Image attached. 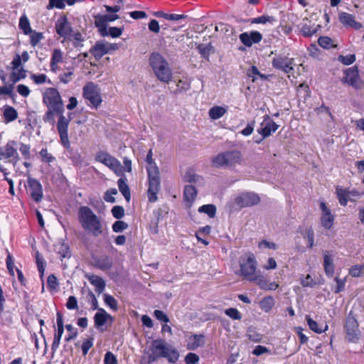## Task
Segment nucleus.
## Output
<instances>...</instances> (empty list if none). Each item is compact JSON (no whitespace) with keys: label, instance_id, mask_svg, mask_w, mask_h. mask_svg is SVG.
I'll use <instances>...</instances> for the list:
<instances>
[{"label":"nucleus","instance_id":"bf43d9fd","mask_svg":"<svg viewBox=\"0 0 364 364\" xmlns=\"http://www.w3.org/2000/svg\"><path fill=\"white\" fill-rule=\"evenodd\" d=\"M363 268H364L363 265H360V264L354 265L349 269V274L353 277H360L361 275Z\"/></svg>","mask_w":364,"mask_h":364},{"label":"nucleus","instance_id":"f3484780","mask_svg":"<svg viewBox=\"0 0 364 364\" xmlns=\"http://www.w3.org/2000/svg\"><path fill=\"white\" fill-rule=\"evenodd\" d=\"M321 210V223L326 229H331L333 225L335 217L331 213V210L327 207L324 202L320 203Z\"/></svg>","mask_w":364,"mask_h":364},{"label":"nucleus","instance_id":"c03bdc74","mask_svg":"<svg viewBox=\"0 0 364 364\" xmlns=\"http://www.w3.org/2000/svg\"><path fill=\"white\" fill-rule=\"evenodd\" d=\"M318 43L321 47L325 49H329L334 46L332 39L328 36L319 37Z\"/></svg>","mask_w":364,"mask_h":364},{"label":"nucleus","instance_id":"774afa93","mask_svg":"<svg viewBox=\"0 0 364 364\" xmlns=\"http://www.w3.org/2000/svg\"><path fill=\"white\" fill-rule=\"evenodd\" d=\"M105 364H117L116 356L111 352H107L105 355Z\"/></svg>","mask_w":364,"mask_h":364},{"label":"nucleus","instance_id":"c9c22d12","mask_svg":"<svg viewBox=\"0 0 364 364\" xmlns=\"http://www.w3.org/2000/svg\"><path fill=\"white\" fill-rule=\"evenodd\" d=\"M306 320L310 329L317 333H321L328 330V326L327 324H325L323 328H320L317 322L314 321L309 316H306Z\"/></svg>","mask_w":364,"mask_h":364},{"label":"nucleus","instance_id":"052dcab7","mask_svg":"<svg viewBox=\"0 0 364 364\" xmlns=\"http://www.w3.org/2000/svg\"><path fill=\"white\" fill-rule=\"evenodd\" d=\"M93 338H90L89 339H87L83 341L82 344V350L83 355H86L89 351V350L93 346Z\"/></svg>","mask_w":364,"mask_h":364},{"label":"nucleus","instance_id":"f257e3e1","mask_svg":"<svg viewBox=\"0 0 364 364\" xmlns=\"http://www.w3.org/2000/svg\"><path fill=\"white\" fill-rule=\"evenodd\" d=\"M43 102L48 109H53L58 114V119L56 128L60 136L61 144L66 149L70 148V142L68 137V126L71 119L70 114L68 117L63 115L64 105L62 101L60 92H44Z\"/></svg>","mask_w":364,"mask_h":364},{"label":"nucleus","instance_id":"b1692460","mask_svg":"<svg viewBox=\"0 0 364 364\" xmlns=\"http://www.w3.org/2000/svg\"><path fill=\"white\" fill-rule=\"evenodd\" d=\"M63 62V53L60 49H54L52 53V57L50 59V70L56 73L59 70L58 64Z\"/></svg>","mask_w":364,"mask_h":364},{"label":"nucleus","instance_id":"a878e982","mask_svg":"<svg viewBox=\"0 0 364 364\" xmlns=\"http://www.w3.org/2000/svg\"><path fill=\"white\" fill-rule=\"evenodd\" d=\"M105 15L97 14L94 16L95 19V25L97 28H98L101 34L105 36L107 34V19Z\"/></svg>","mask_w":364,"mask_h":364},{"label":"nucleus","instance_id":"c756f323","mask_svg":"<svg viewBox=\"0 0 364 364\" xmlns=\"http://www.w3.org/2000/svg\"><path fill=\"white\" fill-rule=\"evenodd\" d=\"M3 117L4 122L6 123H9L14 121L17 118L18 113L14 107L11 106H5L4 107Z\"/></svg>","mask_w":364,"mask_h":364},{"label":"nucleus","instance_id":"4d7b16f0","mask_svg":"<svg viewBox=\"0 0 364 364\" xmlns=\"http://www.w3.org/2000/svg\"><path fill=\"white\" fill-rule=\"evenodd\" d=\"M111 211L113 217L116 219H121L124 215V210L119 205L114 206Z\"/></svg>","mask_w":364,"mask_h":364},{"label":"nucleus","instance_id":"473e14b6","mask_svg":"<svg viewBox=\"0 0 364 364\" xmlns=\"http://www.w3.org/2000/svg\"><path fill=\"white\" fill-rule=\"evenodd\" d=\"M274 304L275 301L274 298L271 296H265L259 302V306L264 312L270 311L272 309Z\"/></svg>","mask_w":364,"mask_h":364},{"label":"nucleus","instance_id":"5701e85b","mask_svg":"<svg viewBox=\"0 0 364 364\" xmlns=\"http://www.w3.org/2000/svg\"><path fill=\"white\" fill-rule=\"evenodd\" d=\"M108 319L112 321V316L107 313L104 309H98L94 316L95 326L97 328L101 327L105 324Z\"/></svg>","mask_w":364,"mask_h":364},{"label":"nucleus","instance_id":"c85d7f7f","mask_svg":"<svg viewBox=\"0 0 364 364\" xmlns=\"http://www.w3.org/2000/svg\"><path fill=\"white\" fill-rule=\"evenodd\" d=\"M83 95L93 107L97 108L102 102V97L99 92H83Z\"/></svg>","mask_w":364,"mask_h":364},{"label":"nucleus","instance_id":"338daca9","mask_svg":"<svg viewBox=\"0 0 364 364\" xmlns=\"http://www.w3.org/2000/svg\"><path fill=\"white\" fill-rule=\"evenodd\" d=\"M198 360V355L193 353H188L185 357V362L186 364H196Z\"/></svg>","mask_w":364,"mask_h":364},{"label":"nucleus","instance_id":"09e8293b","mask_svg":"<svg viewBox=\"0 0 364 364\" xmlns=\"http://www.w3.org/2000/svg\"><path fill=\"white\" fill-rule=\"evenodd\" d=\"M36 262L38 267V270L41 274V277H43L45 271V261L43 257L38 252L36 255Z\"/></svg>","mask_w":364,"mask_h":364},{"label":"nucleus","instance_id":"72a5a7b5","mask_svg":"<svg viewBox=\"0 0 364 364\" xmlns=\"http://www.w3.org/2000/svg\"><path fill=\"white\" fill-rule=\"evenodd\" d=\"M19 28L21 29L25 35L32 33L30 21L26 14H23L19 19Z\"/></svg>","mask_w":364,"mask_h":364},{"label":"nucleus","instance_id":"2eb2a0df","mask_svg":"<svg viewBox=\"0 0 364 364\" xmlns=\"http://www.w3.org/2000/svg\"><path fill=\"white\" fill-rule=\"evenodd\" d=\"M55 31L60 37L65 38L70 36L73 28L65 15L60 16L55 24Z\"/></svg>","mask_w":364,"mask_h":364},{"label":"nucleus","instance_id":"9d476101","mask_svg":"<svg viewBox=\"0 0 364 364\" xmlns=\"http://www.w3.org/2000/svg\"><path fill=\"white\" fill-rule=\"evenodd\" d=\"M17 142L14 140L9 141L5 146L0 149V156L9 159L14 166H16L19 161V155L18 153Z\"/></svg>","mask_w":364,"mask_h":364},{"label":"nucleus","instance_id":"a18cd8bd","mask_svg":"<svg viewBox=\"0 0 364 364\" xmlns=\"http://www.w3.org/2000/svg\"><path fill=\"white\" fill-rule=\"evenodd\" d=\"M104 301L112 310H114V311L117 310V309H118L117 301L114 299V296L107 294H104Z\"/></svg>","mask_w":364,"mask_h":364},{"label":"nucleus","instance_id":"37998d69","mask_svg":"<svg viewBox=\"0 0 364 364\" xmlns=\"http://www.w3.org/2000/svg\"><path fill=\"white\" fill-rule=\"evenodd\" d=\"M250 282L256 283L260 289L264 290H266L268 282V281L262 274L259 273H257L253 277V279H251Z\"/></svg>","mask_w":364,"mask_h":364},{"label":"nucleus","instance_id":"0eeeda50","mask_svg":"<svg viewBox=\"0 0 364 364\" xmlns=\"http://www.w3.org/2000/svg\"><path fill=\"white\" fill-rule=\"evenodd\" d=\"M257 262L252 253H247L240 258V270L237 274L248 281L253 279L257 273Z\"/></svg>","mask_w":364,"mask_h":364},{"label":"nucleus","instance_id":"69168bd1","mask_svg":"<svg viewBox=\"0 0 364 364\" xmlns=\"http://www.w3.org/2000/svg\"><path fill=\"white\" fill-rule=\"evenodd\" d=\"M58 253L60 257L65 258L70 256L69 247L65 244H60L58 247Z\"/></svg>","mask_w":364,"mask_h":364},{"label":"nucleus","instance_id":"393cba45","mask_svg":"<svg viewBox=\"0 0 364 364\" xmlns=\"http://www.w3.org/2000/svg\"><path fill=\"white\" fill-rule=\"evenodd\" d=\"M87 278L91 284L95 286V291L98 294L102 293L105 288V282L100 277L95 274H90L87 275Z\"/></svg>","mask_w":364,"mask_h":364},{"label":"nucleus","instance_id":"6e6552de","mask_svg":"<svg viewBox=\"0 0 364 364\" xmlns=\"http://www.w3.org/2000/svg\"><path fill=\"white\" fill-rule=\"evenodd\" d=\"M272 65L285 74L292 73L294 71V58L289 57V54H275L272 59Z\"/></svg>","mask_w":364,"mask_h":364},{"label":"nucleus","instance_id":"dca6fc26","mask_svg":"<svg viewBox=\"0 0 364 364\" xmlns=\"http://www.w3.org/2000/svg\"><path fill=\"white\" fill-rule=\"evenodd\" d=\"M239 38L244 46L251 47L253 44L259 43L262 41V35L259 31H252L240 33Z\"/></svg>","mask_w":364,"mask_h":364},{"label":"nucleus","instance_id":"a19ab883","mask_svg":"<svg viewBox=\"0 0 364 364\" xmlns=\"http://www.w3.org/2000/svg\"><path fill=\"white\" fill-rule=\"evenodd\" d=\"M184 181L189 183H200L203 181V178L196 174L192 170H188L186 172L184 175Z\"/></svg>","mask_w":364,"mask_h":364},{"label":"nucleus","instance_id":"ddd939ff","mask_svg":"<svg viewBox=\"0 0 364 364\" xmlns=\"http://www.w3.org/2000/svg\"><path fill=\"white\" fill-rule=\"evenodd\" d=\"M347 338L350 342H356L359 339V328L357 320L350 314L347 317L345 326Z\"/></svg>","mask_w":364,"mask_h":364},{"label":"nucleus","instance_id":"8fccbe9b","mask_svg":"<svg viewBox=\"0 0 364 364\" xmlns=\"http://www.w3.org/2000/svg\"><path fill=\"white\" fill-rule=\"evenodd\" d=\"M225 314L234 320H240L242 318L240 312L235 308H229L225 309Z\"/></svg>","mask_w":364,"mask_h":364},{"label":"nucleus","instance_id":"1a4fd4ad","mask_svg":"<svg viewBox=\"0 0 364 364\" xmlns=\"http://www.w3.org/2000/svg\"><path fill=\"white\" fill-rule=\"evenodd\" d=\"M95 159L96 161L102 163L107 166L114 173H118L121 171V164L116 158L105 151H99L96 153Z\"/></svg>","mask_w":364,"mask_h":364},{"label":"nucleus","instance_id":"13d9d810","mask_svg":"<svg viewBox=\"0 0 364 364\" xmlns=\"http://www.w3.org/2000/svg\"><path fill=\"white\" fill-rule=\"evenodd\" d=\"M41 159L44 162L50 163L55 161V157H53L48 152L46 149H42L39 153Z\"/></svg>","mask_w":364,"mask_h":364},{"label":"nucleus","instance_id":"4468645a","mask_svg":"<svg viewBox=\"0 0 364 364\" xmlns=\"http://www.w3.org/2000/svg\"><path fill=\"white\" fill-rule=\"evenodd\" d=\"M28 191L31 198L36 203L41 201L43 193L41 183L36 178H28Z\"/></svg>","mask_w":364,"mask_h":364},{"label":"nucleus","instance_id":"49530a36","mask_svg":"<svg viewBox=\"0 0 364 364\" xmlns=\"http://www.w3.org/2000/svg\"><path fill=\"white\" fill-rule=\"evenodd\" d=\"M338 60L345 65H350L355 61V55L354 54L347 55H340L338 57Z\"/></svg>","mask_w":364,"mask_h":364},{"label":"nucleus","instance_id":"3c124183","mask_svg":"<svg viewBox=\"0 0 364 364\" xmlns=\"http://www.w3.org/2000/svg\"><path fill=\"white\" fill-rule=\"evenodd\" d=\"M65 328L68 331L70 332V334L65 338V341L69 342L77 337V331L73 325L67 324L65 326Z\"/></svg>","mask_w":364,"mask_h":364},{"label":"nucleus","instance_id":"9b49d317","mask_svg":"<svg viewBox=\"0 0 364 364\" xmlns=\"http://www.w3.org/2000/svg\"><path fill=\"white\" fill-rule=\"evenodd\" d=\"M117 48L116 44H110L102 41H97L95 44L90 49V53L94 56V58L99 60L102 58L103 55L108 53L111 50H115Z\"/></svg>","mask_w":364,"mask_h":364},{"label":"nucleus","instance_id":"5fc2aeb1","mask_svg":"<svg viewBox=\"0 0 364 364\" xmlns=\"http://www.w3.org/2000/svg\"><path fill=\"white\" fill-rule=\"evenodd\" d=\"M128 228L127 223L122 220H117L112 225V230L114 232H121Z\"/></svg>","mask_w":364,"mask_h":364},{"label":"nucleus","instance_id":"423d86ee","mask_svg":"<svg viewBox=\"0 0 364 364\" xmlns=\"http://www.w3.org/2000/svg\"><path fill=\"white\" fill-rule=\"evenodd\" d=\"M242 161L241 153L239 151H228L218 154L213 158L212 164L216 168L232 167L240 164Z\"/></svg>","mask_w":364,"mask_h":364},{"label":"nucleus","instance_id":"4be33fe9","mask_svg":"<svg viewBox=\"0 0 364 364\" xmlns=\"http://www.w3.org/2000/svg\"><path fill=\"white\" fill-rule=\"evenodd\" d=\"M323 267L327 277H332L334 274L333 258L328 251L323 252Z\"/></svg>","mask_w":364,"mask_h":364},{"label":"nucleus","instance_id":"aec40b11","mask_svg":"<svg viewBox=\"0 0 364 364\" xmlns=\"http://www.w3.org/2000/svg\"><path fill=\"white\" fill-rule=\"evenodd\" d=\"M340 22L346 27H351L358 30L362 27V24L355 21V17L353 14L341 12L339 14Z\"/></svg>","mask_w":364,"mask_h":364},{"label":"nucleus","instance_id":"4c0bfd02","mask_svg":"<svg viewBox=\"0 0 364 364\" xmlns=\"http://www.w3.org/2000/svg\"><path fill=\"white\" fill-rule=\"evenodd\" d=\"M337 198L341 205H346L348 203L347 197L348 196V190L341 187L336 188Z\"/></svg>","mask_w":364,"mask_h":364},{"label":"nucleus","instance_id":"f03ea898","mask_svg":"<svg viewBox=\"0 0 364 364\" xmlns=\"http://www.w3.org/2000/svg\"><path fill=\"white\" fill-rule=\"evenodd\" d=\"M145 353L149 364L153 363L161 358H165L171 363H176L179 358L178 351L168 345L161 338L153 340Z\"/></svg>","mask_w":364,"mask_h":364},{"label":"nucleus","instance_id":"6e6d98bb","mask_svg":"<svg viewBox=\"0 0 364 364\" xmlns=\"http://www.w3.org/2000/svg\"><path fill=\"white\" fill-rule=\"evenodd\" d=\"M55 112L53 109H48V111L43 115V119L45 122H48L51 125H54L55 121L54 114Z\"/></svg>","mask_w":364,"mask_h":364},{"label":"nucleus","instance_id":"de8ad7c7","mask_svg":"<svg viewBox=\"0 0 364 364\" xmlns=\"http://www.w3.org/2000/svg\"><path fill=\"white\" fill-rule=\"evenodd\" d=\"M30 43L32 46L35 47L43 38L42 33L33 31L30 33Z\"/></svg>","mask_w":364,"mask_h":364},{"label":"nucleus","instance_id":"412c9836","mask_svg":"<svg viewBox=\"0 0 364 364\" xmlns=\"http://www.w3.org/2000/svg\"><path fill=\"white\" fill-rule=\"evenodd\" d=\"M205 344V337L202 334H194L191 336L187 341V349L195 350L198 347Z\"/></svg>","mask_w":364,"mask_h":364},{"label":"nucleus","instance_id":"bb28decb","mask_svg":"<svg viewBox=\"0 0 364 364\" xmlns=\"http://www.w3.org/2000/svg\"><path fill=\"white\" fill-rule=\"evenodd\" d=\"M320 28V25H316L315 23L312 25L304 23L301 28V33L304 37H311L318 32Z\"/></svg>","mask_w":364,"mask_h":364},{"label":"nucleus","instance_id":"79ce46f5","mask_svg":"<svg viewBox=\"0 0 364 364\" xmlns=\"http://www.w3.org/2000/svg\"><path fill=\"white\" fill-rule=\"evenodd\" d=\"M213 48L212 46L209 44H199L197 46V49L201 56L207 60L209 58L210 50Z\"/></svg>","mask_w":364,"mask_h":364},{"label":"nucleus","instance_id":"864d4df0","mask_svg":"<svg viewBox=\"0 0 364 364\" xmlns=\"http://www.w3.org/2000/svg\"><path fill=\"white\" fill-rule=\"evenodd\" d=\"M87 301L91 304V309L92 310H98V301L97 299L92 291H89L87 294Z\"/></svg>","mask_w":364,"mask_h":364},{"label":"nucleus","instance_id":"7ed1b4c3","mask_svg":"<svg viewBox=\"0 0 364 364\" xmlns=\"http://www.w3.org/2000/svg\"><path fill=\"white\" fill-rule=\"evenodd\" d=\"M78 220L82 228L94 237H98L104 232L105 225L102 220L88 206L79 208Z\"/></svg>","mask_w":364,"mask_h":364},{"label":"nucleus","instance_id":"2f4dec72","mask_svg":"<svg viewBox=\"0 0 364 364\" xmlns=\"http://www.w3.org/2000/svg\"><path fill=\"white\" fill-rule=\"evenodd\" d=\"M126 179L123 178H120L117 181V185L119 187V190L121 193L123 195L127 201L130 200V191L128 185L127 184Z\"/></svg>","mask_w":364,"mask_h":364},{"label":"nucleus","instance_id":"cd10ccee","mask_svg":"<svg viewBox=\"0 0 364 364\" xmlns=\"http://www.w3.org/2000/svg\"><path fill=\"white\" fill-rule=\"evenodd\" d=\"M249 21L251 24L269 23L273 25L274 23L277 22V18L272 16L262 15L261 16L250 18Z\"/></svg>","mask_w":364,"mask_h":364},{"label":"nucleus","instance_id":"20e7f679","mask_svg":"<svg viewBox=\"0 0 364 364\" xmlns=\"http://www.w3.org/2000/svg\"><path fill=\"white\" fill-rule=\"evenodd\" d=\"M146 162L149 181L147 197L149 202L154 203L158 199L157 194L160 191L161 180L159 169L153 159L152 149L148 151Z\"/></svg>","mask_w":364,"mask_h":364},{"label":"nucleus","instance_id":"f704fd0d","mask_svg":"<svg viewBox=\"0 0 364 364\" xmlns=\"http://www.w3.org/2000/svg\"><path fill=\"white\" fill-rule=\"evenodd\" d=\"M226 112V109L220 106H214L209 109L208 114L210 119H218L222 117Z\"/></svg>","mask_w":364,"mask_h":364},{"label":"nucleus","instance_id":"603ef678","mask_svg":"<svg viewBox=\"0 0 364 364\" xmlns=\"http://www.w3.org/2000/svg\"><path fill=\"white\" fill-rule=\"evenodd\" d=\"M65 0H49V4L47 6L48 9L56 8L59 9H63L65 6Z\"/></svg>","mask_w":364,"mask_h":364},{"label":"nucleus","instance_id":"7c9ffc66","mask_svg":"<svg viewBox=\"0 0 364 364\" xmlns=\"http://www.w3.org/2000/svg\"><path fill=\"white\" fill-rule=\"evenodd\" d=\"M183 196L185 200L190 203L191 205L197 196V190L192 185L186 186L183 191Z\"/></svg>","mask_w":364,"mask_h":364},{"label":"nucleus","instance_id":"58836bf2","mask_svg":"<svg viewBox=\"0 0 364 364\" xmlns=\"http://www.w3.org/2000/svg\"><path fill=\"white\" fill-rule=\"evenodd\" d=\"M56 323H57V332L55 333L54 337H56L57 338L61 339L62 335L64 332V324H63V315L60 312H57L56 314Z\"/></svg>","mask_w":364,"mask_h":364},{"label":"nucleus","instance_id":"680f3d73","mask_svg":"<svg viewBox=\"0 0 364 364\" xmlns=\"http://www.w3.org/2000/svg\"><path fill=\"white\" fill-rule=\"evenodd\" d=\"M48 287L50 289H55L58 286L57 277L54 274H50L47 279Z\"/></svg>","mask_w":364,"mask_h":364},{"label":"nucleus","instance_id":"39448f33","mask_svg":"<svg viewBox=\"0 0 364 364\" xmlns=\"http://www.w3.org/2000/svg\"><path fill=\"white\" fill-rule=\"evenodd\" d=\"M149 63L159 80L165 82H168L171 80L172 77L171 70L167 61L161 54L159 53H151L149 57Z\"/></svg>","mask_w":364,"mask_h":364},{"label":"nucleus","instance_id":"e433bc0d","mask_svg":"<svg viewBox=\"0 0 364 364\" xmlns=\"http://www.w3.org/2000/svg\"><path fill=\"white\" fill-rule=\"evenodd\" d=\"M97 266L103 270L109 269L112 265V262L107 256L103 255L100 257L96 261Z\"/></svg>","mask_w":364,"mask_h":364},{"label":"nucleus","instance_id":"a211bd4d","mask_svg":"<svg viewBox=\"0 0 364 364\" xmlns=\"http://www.w3.org/2000/svg\"><path fill=\"white\" fill-rule=\"evenodd\" d=\"M277 129L278 125L269 118L264 120L261 124V128L257 130L258 133L262 136V138L259 140H256L255 142L257 144L260 143L264 138L274 132Z\"/></svg>","mask_w":364,"mask_h":364},{"label":"nucleus","instance_id":"ea45409f","mask_svg":"<svg viewBox=\"0 0 364 364\" xmlns=\"http://www.w3.org/2000/svg\"><path fill=\"white\" fill-rule=\"evenodd\" d=\"M198 212L205 213L213 218L215 216L216 207L213 204L203 205L198 208Z\"/></svg>","mask_w":364,"mask_h":364},{"label":"nucleus","instance_id":"e2e57ef3","mask_svg":"<svg viewBox=\"0 0 364 364\" xmlns=\"http://www.w3.org/2000/svg\"><path fill=\"white\" fill-rule=\"evenodd\" d=\"M65 306L67 309L69 310L77 309L78 306L76 297L74 296H70L68 299Z\"/></svg>","mask_w":364,"mask_h":364},{"label":"nucleus","instance_id":"f8f14e48","mask_svg":"<svg viewBox=\"0 0 364 364\" xmlns=\"http://www.w3.org/2000/svg\"><path fill=\"white\" fill-rule=\"evenodd\" d=\"M259 197L254 193H242L235 198V203L239 208L250 207L259 202Z\"/></svg>","mask_w":364,"mask_h":364},{"label":"nucleus","instance_id":"0e129e2a","mask_svg":"<svg viewBox=\"0 0 364 364\" xmlns=\"http://www.w3.org/2000/svg\"><path fill=\"white\" fill-rule=\"evenodd\" d=\"M260 74L261 73L259 71L258 68L255 65L251 66L250 68L248 69L247 70V75L250 77H252L253 81H255L257 79H259Z\"/></svg>","mask_w":364,"mask_h":364},{"label":"nucleus","instance_id":"6ab92c4d","mask_svg":"<svg viewBox=\"0 0 364 364\" xmlns=\"http://www.w3.org/2000/svg\"><path fill=\"white\" fill-rule=\"evenodd\" d=\"M345 79L348 84L355 89L360 87V80L358 73V69L356 66L347 69L345 72Z\"/></svg>","mask_w":364,"mask_h":364}]
</instances>
